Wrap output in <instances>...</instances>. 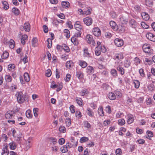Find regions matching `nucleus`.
<instances>
[{
	"mask_svg": "<svg viewBox=\"0 0 155 155\" xmlns=\"http://www.w3.org/2000/svg\"><path fill=\"white\" fill-rule=\"evenodd\" d=\"M89 139L88 137H83L80 138V142L81 143H83L88 141Z\"/></svg>",
	"mask_w": 155,
	"mask_h": 155,
	"instance_id": "53",
	"label": "nucleus"
},
{
	"mask_svg": "<svg viewBox=\"0 0 155 155\" xmlns=\"http://www.w3.org/2000/svg\"><path fill=\"white\" fill-rule=\"evenodd\" d=\"M64 35L66 36L67 38H69L70 36V31L67 29H64Z\"/></svg>",
	"mask_w": 155,
	"mask_h": 155,
	"instance_id": "47",
	"label": "nucleus"
},
{
	"mask_svg": "<svg viewBox=\"0 0 155 155\" xmlns=\"http://www.w3.org/2000/svg\"><path fill=\"white\" fill-rule=\"evenodd\" d=\"M134 84L135 88H138L139 87L140 83V82L138 80H134Z\"/></svg>",
	"mask_w": 155,
	"mask_h": 155,
	"instance_id": "56",
	"label": "nucleus"
},
{
	"mask_svg": "<svg viewBox=\"0 0 155 155\" xmlns=\"http://www.w3.org/2000/svg\"><path fill=\"white\" fill-rule=\"evenodd\" d=\"M61 5L63 8H68L70 6V3L67 1H62L61 3Z\"/></svg>",
	"mask_w": 155,
	"mask_h": 155,
	"instance_id": "30",
	"label": "nucleus"
},
{
	"mask_svg": "<svg viewBox=\"0 0 155 155\" xmlns=\"http://www.w3.org/2000/svg\"><path fill=\"white\" fill-rule=\"evenodd\" d=\"M134 118L133 115L130 114H127V122L128 124H130L133 122L134 121Z\"/></svg>",
	"mask_w": 155,
	"mask_h": 155,
	"instance_id": "19",
	"label": "nucleus"
},
{
	"mask_svg": "<svg viewBox=\"0 0 155 155\" xmlns=\"http://www.w3.org/2000/svg\"><path fill=\"white\" fill-rule=\"evenodd\" d=\"M123 63L122 61H117L115 62V64L117 66V70L120 72V74L122 75H124L125 73L124 69L121 67Z\"/></svg>",
	"mask_w": 155,
	"mask_h": 155,
	"instance_id": "2",
	"label": "nucleus"
},
{
	"mask_svg": "<svg viewBox=\"0 0 155 155\" xmlns=\"http://www.w3.org/2000/svg\"><path fill=\"white\" fill-rule=\"evenodd\" d=\"M5 79L7 82L9 83L12 82V78L10 74H7L5 76Z\"/></svg>",
	"mask_w": 155,
	"mask_h": 155,
	"instance_id": "35",
	"label": "nucleus"
},
{
	"mask_svg": "<svg viewBox=\"0 0 155 155\" xmlns=\"http://www.w3.org/2000/svg\"><path fill=\"white\" fill-rule=\"evenodd\" d=\"M2 3L4 9L5 10H8L9 8V5L8 2L5 1H3L2 2Z\"/></svg>",
	"mask_w": 155,
	"mask_h": 155,
	"instance_id": "32",
	"label": "nucleus"
},
{
	"mask_svg": "<svg viewBox=\"0 0 155 155\" xmlns=\"http://www.w3.org/2000/svg\"><path fill=\"white\" fill-rule=\"evenodd\" d=\"M9 56L8 52L7 51H4L1 56L2 58L3 59H5L8 58Z\"/></svg>",
	"mask_w": 155,
	"mask_h": 155,
	"instance_id": "38",
	"label": "nucleus"
},
{
	"mask_svg": "<svg viewBox=\"0 0 155 155\" xmlns=\"http://www.w3.org/2000/svg\"><path fill=\"white\" fill-rule=\"evenodd\" d=\"M72 147V144L68 142L66 143L65 145L61 146L60 148V150L62 153H65L68 152V149Z\"/></svg>",
	"mask_w": 155,
	"mask_h": 155,
	"instance_id": "3",
	"label": "nucleus"
},
{
	"mask_svg": "<svg viewBox=\"0 0 155 155\" xmlns=\"http://www.w3.org/2000/svg\"><path fill=\"white\" fill-rule=\"evenodd\" d=\"M127 130L125 127H121L120 128L119 130V134L120 136H123L124 135L123 132H125Z\"/></svg>",
	"mask_w": 155,
	"mask_h": 155,
	"instance_id": "41",
	"label": "nucleus"
},
{
	"mask_svg": "<svg viewBox=\"0 0 155 155\" xmlns=\"http://www.w3.org/2000/svg\"><path fill=\"white\" fill-rule=\"evenodd\" d=\"M79 64L82 68H84L87 66V64L86 61H84L79 60Z\"/></svg>",
	"mask_w": 155,
	"mask_h": 155,
	"instance_id": "26",
	"label": "nucleus"
},
{
	"mask_svg": "<svg viewBox=\"0 0 155 155\" xmlns=\"http://www.w3.org/2000/svg\"><path fill=\"white\" fill-rule=\"evenodd\" d=\"M110 25L112 29L115 30H117L118 29L116 23L114 21H110Z\"/></svg>",
	"mask_w": 155,
	"mask_h": 155,
	"instance_id": "21",
	"label": "nucleus"
},
{
	"mask_svg": "<svg viewBox=\"0 0 155 155\" xmlns=\"http://www.w3.org/2000/svg\"><path fill=\"white\" fill-rule=\"evenodd\" d=\"M28 57L26 55H25L23 58H21L20 60V62L23 61V63L24 64H25L26 63L28 62Z\"/></svg>",
	"mask_w": 155,
	"mask_h": 155,
	"instance_id": "60",
	"label": "nucleus"
},
{
	"mask_svg": "<svg viewBox=\"0 0 155 155\" xmlns=\"http://www.w3.org/2000/svg\"><path fill=\"white\" fill-rule=\"evenodd\" d=\"M116 94V96L117 97L121 98L122 96V94L121 92L120 91H114Z\"/></svg>",
	"mask_w": 155,
	"mask_h": 155,
	"instance_id": "63",
	"label": "nucleus"
},
{
	"mask_svg": "<svg viewBox=\"0 0 155 155\" xmlns=\"http://www.w3.org/2000/svg\"><path fill=\"white\" fill-rule=\"evenodd\" d=\"M38 39L36 38H33L32 40V46L35 47L37 46Z\"/></svg>",
	"mask_w": 155,
	"mask_h": 155,
	"instance_id": "51",
	"label": "nucleus"
},
{
	"mask_svg": "<svg viewBox=\"0 0 155 155\" xmlns=\"http://www.w3.org/2000/svg\"><path fill=\"white\" fill-rule=\"evenodd\" d=\"M9 47L10 48H13L15 47V42L13 40H10L9 42Z\"/></svg>",
	"mask_w": 155,
	"mask_h": 155,
	"instance_id": "49",
	"label": "nucleus"
},
{
	"mask_svg": "<svg viewBox=\"0 0 155 155\" xmlns=\"http://www.w3.org/2000/svg\"><path fill=\"white\" fill-rule=\"evenodd\" d=\"M26 116L28 118H31L32 117V115L30 110H28L26 112Z\"/></svg>",
	"mask_w": 155,
	"mask_h": 155,
	"instance_id": "48",
	"label": "nucleus"
},
{
	"mask_svg": "<svg viewBox=\"0 0 155 155\" xmlns=\"http://www.w3.org/2000/svg\"><path fill=\"white\" fill-rule=\"evenodd\" d=\"M93 68L90 66L87 67L86 68V72L88 74H91L94 71Z\"/></svg>",
	"mask_w": 155,
	"mask_h": 155,
	"instance_id": "16",
	"label": "nucleus"
},
{
	"mask_svg": "<svg viewBox=\"0 0 155 155\" xmlns=\"http://www.w3.org/2000/svg\"><path fill=\"white\" fill-rule=\"evenodd\" d=\"M83 22L86 25L89 26L92 24L93 20L91 17H87L84 18Z\"/></svg>",
	"mask_w": 155,
	"mask_h": 155,
	"instance_id": "7",
	"label": "nucleus"
},
{
	"mask_svg": "<svg viewBox=\"0 0 155 155\" xmlns=\"http://www.w3.org/2000/svg\"><path fill=\"white\" fill-rule=\"evenodd\" d=\"M130 65V60L128 59L125 60L124 62V66L125 68H128Z\"/></svg>",
	"mask_w": 155,
	"mask_h": 155,
	"instance_id": "46",
	"label": "nucleus"
},
{
	"mask_svg": "<svg viewBox=\"0 0 155 155\" xmlns=\"http://www.w3.org/2000/svg\"><path fill=\"white\" fill-rule=\"evenodd\" d=\"M74 65V64L71 60L68 61L66 63V67L70 69Z\"/></svg>",
	"mask_w": 155,
	"mask_h": 155,
	"instance_id": "31",
	"label": "nucleus"
},
{
	"mask_svg": "<svg viewBox=\"0 0 155 155\" xmlns=\"http://www.w3.org/2000/svg\"><path fill=\"white\" fill-rule=\"evenodd\" d=\"M146 133L147 135L146 136V138L151 140V138L153 137V132L150 130H147Z\"/></svg>",
	"mask_w": 155,
	"mask_h": 155,
	"instance_id": "37",
	"label": "nucleus"
},
{
	"mask_svg": "<svg viewBox=\"0 0 155 155\" xmlns=\"http://www.w3.org/2000/svg\"><path fill=\"white\" fill-rule=\"evenodd\" d=\"M116 155H121L122 154V150L120 148L117 149L115 151Z\"/></svg>",
	"mask_w": 155,
	"mask_h": 155,
	"instance_id": "64",
	"label": "nucleus"
},
{
	"mask_svg": "<svg viewBox=\"0 0 155 155\" xmlns=\"http://www.w3.org/2000/svg\"><path fill=\"white\" fill-rule=\"evenodd\" d=\"M51 150L53 152L56 153L59 150V147L58 146H55L52 147Z\"/></svg>",
	"mask_w": 155,
	"mask_h": 155,
	"instance_id": "61",
	"label": "nucleus"
},
{
	"mask_svg": "<svg viewBox=\"0 0 155 155\" xmlns=\"http://www.w3.org/2000/svg\"><path fill=\"white\" fill-rule=\"evenodd\" d=\"M146 103L147 105L151 107L154 104L153 101L150 98H148L146 101Z\"/></svg>",
	"mask_w": 155,
	"mask_h": 155,
	"instance_id": "25",
	"label": "nucleus"
},
{
	"mask_svg": "<svg viewBox=\"0 0 155 155\" xmlns=\"http://www.w3.org/2000/svg\"><path fill=\"white\" fill-rule=\"evenodd\" d=\"M24 29L26 31H29L30 30V25L28 22H25L24 24Z\"/></svg>",
	"mask_w": 155,
	"mask_h": 155,
	"instance_id": "24",
	"label": "nucleus"
},
{
	"mask_svg": "<svg viewBox=\"0 0 155 155\" xmlns=\"http://www.w3.org/2000/svg\"><path fill=\"white\" fill-rule=\"evenodd\" d=\"M10 148V149L14 150L16 148L17 145L16 143L13 141L11 142L9 144Z\"/></svg>",
	"mask_w": 155,
	"mask_h": 155,
	"instance_id": "39",
	"label": "nucleus"
},
{
	"mask_svg": "<svg viewBox=\"0 0 155 155\" xmlns=\"http://www.w3.org/2000/svg\"><path fill=\"white\" fill-rule=\"evenodd\" d=\"M111 121L110 120L107 119L104 121L103 124L104 126H107L110 123Z\"/></svg>",
	"mask_w": 155,
	"mask_h": 155,
	"instance_id": "62",
	"label": "nucleus"
},
{
	"mask_svg": "<svg viewBox=\"0 0 155 155\" xmlns=\"http://www.w3.org/2000/svg\"><path fill=\"white\" fill-rule=\"evenodd\" d=\"M9 153V151L7 147H5L2 150V155H8Z\"/></svg>",
	"mask_w": 155,
	"mask_h": 155,
	"instance_id": "40",
	"label": "nucleus"
},
{
	"mask_svg": "<svg viewBox=\"0 0 155 155\" xmlns=\"http://www.w3.org/2000/svg\"><path fill=\"white\" fill-rule=\"evenodd\" d=\"M124 116L123 113L119 111L117 112L116 114V117L117 118H119Z\"/></svg>",
	"mask_w": 155,
	"mask_h": 155,
	"instance_id": "50",
	"label": "nucleus"
},
{
	"mask_svg": "<svg viewBox=\"0 0 155 155\" xmlns=\"http://www.w3.org/2000/svg\"><path fill=\"white\" fill-rule=\"evenodd\" d=\"M86 40L87 42L89 44H91L93 46L95 45V42L92 35H87L86 37Z\"/></svg>",
	"mask_w": 155,
	"mask_h": 155,
	"instance_id": "4",
	"label": "nucleus"
},
{
	"mask_svg": "<svg viewBox=\"0 0 155 155\" xmlns=\"http://www.w3.org/2000/svg\"><path fill=\"white\" fill-rule=\"evenodd\" d=\"M59 130L61 132L64 133L66 132V129L65 127L61 126L59 128Z\"/></svg>",
	"mask_w": 155,
	"mask_h": 155,
	"instance_id": "58",
	"label": "nucleus"
},
{
	"mask_svg": "<svg viewBox=\"0 0 155 155\" xmlns=\"http://www.w3.org/2000/svg\"><path fill=\"white\" fill-rule=\"evenodd\" d=\"M153 50L152 49H146V57L152 56L153 54Z\"/></svg>",
	"mask_w": 155,
	"mask_h": 155,
	"instance_id": "29",
	"label": "nucleus"
},
{
	"mask_svg": "<svg viewBox=\"0 0 155 155\" xmlns=\"http://www.w3.org/2000/svg\"><path fill=\"white\" fill-rule=\"evenodd\" d=\"M110 73L114 77H116L117 76V71L114 69H111Z\"/></svg>",
	"mask_w": 155,
	"mask_h": 155,
	"instance_id": "54",
	"label": "nucleus"
},
{
	"mask_svg": "<svg viewBox=\"0 0 155 155\" xmlns=\"http://www.w3.org/2000/svg\"><path fill=\"white\" fill-rule=\"evenodd\" d=\"M87 10L84 11V15H90L92 9L91 8L89 7H87Z\"/></svg>",
	"mask_w": 155,
	"mask_h": 155,
	"instance_id": "33",
	"label": "nucleus"
},
{
	"mask_svg": "<svg viewBox=\"0 0 155 155\" xmlns=\"http://www.w3.org/2000/svg\"><path fill=\"white\" fill-rule=\"evenodd\" d=\"M71 41L75 45H77L79 44V41L77 38L75 36H73L71 38Z\"/></svg>",
	"mask_w": 155,
	"mask_h": 155,
	"instance_id": "18",
	"label": "nucleus"
},
{
	"mask_svg": "<svg viewBox=\"0 0 155 155\" xmlns=\"http://www.w3.org/2000/svg\"><path fill=\"white\" fill-rule=\"evenodd\" d=\"M12 12L14 15L16 16L18 15L20 13V11L19 10L18 8L15 7L12 8Z\"/></svg>",
	"mask_w": 155,
	"mask_h": 155,
	"instance_id": "28",
	"label": "nucleus"
},
{
	"mask_svg": "<svg viewBox=\"0 0 155 155\" xmlns=\"http://www.w3.org/2000/svg\"><path fill=\"white\" fill-rule=\"evenodd\" d=\"M47 46L48 48H50L52 46V40L51 39L48 38L47 40Z\"/></svg>",
	"mask_w": 155,
	"mask_h": 155,
	"instance_id": "52",
	"label": "nucleus"
},
{
	"mask_svg": "<svg viewBox=\"0 0 155 155\" xmlns=\"http://www.w3.org/2000/svg\"><path fill=\"white\" fill-rule=\"evenodd\" d=\"M98 114L101 116H104V112L103 111V107L102 106H100L98 110Z\"/></svg>",
	"mask_w": 155,
	"mask_h": 155,
	"instance_id": "34",
	"label": "nucleus"
},
{
	"mask_svg": "<svg viewBox=\"0 0 155 155\" xmlns=\"http://www.w3.org/2000/svg\"><path fill=\"white\" fill-rule=\"evenodd\" d=\"M71 120L69 117H67L65 120V123L66 126L69 127L71 125Z\"/></svg>",
	"mask_w": 155,
	"mask_h": 155,
	"instance_id": "42",
	"label": "nucleus"
},
{
	"mask_svg": "<svg viewBox=\"0 0 155 155\" xmlns=\"http://www.w3.org/2000/svg\"><path fill=\"white\" fill-rule=\"evenodd\" d=\"M83 124L84 126L87 129H90L91 128V124L87 120L83 122Z\"/></svg>",
	"mask_w": 155,
	"mask_h": 155,
	"instance_id": "44",
	"label": "nucleus"
},
{
	"mask_svg": "<svg viewBox=\"0 0 155 155\" xmlns=\"http://www.w3.org/2000/svg\"><path fill=\"white\" fill-rule=\"evenodd\" d=\"M153 5L152 0H146V5L151 7Z\"/></svg>",
	"mask_w": 155,
	"mask_h": 155,
	"instance_id": "55",
	"label": "nucleus"
},
{
	"mask_svg": "<svg viewBox=\"0 0 155 155\" xmlns=\"http://www.w3.org/2000/svg\"><path fill=\"white\" fill-rule=\"evenodd\" d=\"M146 37L149 40L155 42V35L150 32L147 33L146 34Z\"/></svg>",
	"mask_w": 155,
	"mask_h": 155,
	"instance_id": "9",
	"label": "nucleus"
},
{
	"mask_svg": "<svg viewBox=\"0 0 155 155\" xmlns=\"http://www.w3.org/2000/svg\"><path fill=\"white\" fill-rule=\"evenodd\" d=\"M71 75L70 74H67L65 78V81L66 82H68L71 80Z\"/></svg>",
	"mask_w": 155,
	"mask_h": 155,
	"instance_id": "57",
	"label": "nucleus"
},
{
	"mask_svg": "<svg viewBox=\"0 0 155 155\" xmlns=\"http://www.w3.org/2000/svg\"><path fill=\"white\" fill-rule=\"evenodd\" d=\"M63 46V49H64L67 52H69L70 51L69 48L67 45L65 44H64Z\"/></svg>",
	"mask_w": 155,
	"mask_h": 155,
	"instance_id": "59",
	"label": "nucleus"
},
{
	"mask_svg": "<svg viewBox=\"0 0 155 155\" xmlns=\"http://www.w3.org/2000/svg\"><path fill=\"white\" fill-rule=\"evenodd\" d=\"M76 75L80 82L83 81L84 77V74L82 71H78L76 72Z\"/></svg>",
	"mask_w": 155,
	"mask_h": 155,
	"instance_id": "8",
	"label": "nucleus"
},
{
	"mask_svg": "<svg viewBox=\"0 0 155 155\" xmlns=\"http://www.w3.org/2000/svg\"><path fill=\"white\" fill-rule=\"evenodd\" d=\"M24 79L25 81L28 82L30 80V77L29 74L27 72L24 73L23 75Z\"/></svg>",
	"mask_w": 155,
	"mask_h": 155,
	"instance_id": "22",
	"label": "nucleus"
},
{
	"mask_svg": "<svg viewBox=\"0 0 155 155\" xmlns=\"http://www.w3.org/2000/svg\"><path fill=\"white\" fill-rule=\"evenodd\" d=\"M28 37L26 35H22L21 38V43L23 45H25L26 41L28 40Z\"/></svg>",
	"mask_w": 155,
	"mask_h": 155,
	"instance_id": "17",
	"label": "nucleus"
},
{
	"mask_svg": "<svg viewBox=\"0 0 155 155\" xmlns=\"http://www.w3.org/2000/svg\"><path fill=\"white\" fill-rule=\"evenodd\" d=\"M8 68L10 71L13 72L15 70V66L13 64H8Z\"/></svg>",
	"mask_w": 155,
	"mask_h": 155,
	"instance_id": "27",
	"label": "nucleus"
},
{
	"mask_svg": "<svg viewBox=\"0 0 155 155\" xmlns=\"http://www.w3.org/2000/svg\"><path fill=\"white\" fill-rule=\"evenodd\" d=\"M114 43L116 46L119 47L122 46L124 44L123 40L119 38H116L114 40Z\"/></svg>",
	"mask_w": 155,
	"mask_h": 155,
	"instance_id": "6",
	"label": "nucleus"
},
{
	"mask_svg": "<svg viewBox=\"0 0 155 155\" xmlns=\"http://www.w3.org/2000/svg\"><path fill=\"white\" fill-rule=\"evenodd\" d=\"M15 96L19 103H23L26 101V95L25 94H23L22 91L17 92L15 94Z\"/></svg>",
	"mask_w": 155,
	"mask_h": 155,
	"instance_id": "1",
	"label": "nucleus"
},
{
	"mask_svg": "<svg viewBox=\"0 0 155 155\" xmlns=\"http://www.w3.org/2000/svg\"><path fill=\"white\" fill-rule=\"evenodd\" d=\"M92 31L94 35L96 36H99L101 35L100 29L98 27L94 28Z\"/></svg>",
	"mask_w": 155,
	"mask_h": 155,
	"instance_id": "10",
	"label": "nucleus"
},
{
	"mask_svg": "<svg viewBox=\"0 0 155 155\" xmlns=\"http://www.w3.org/2000/svg\"><path fill=\"white\" fill-rule=\"evenodd\" d=\"M86 112L89 117H94V113L90 108H88L86 110Z\"/></svg>",
	"mask_w": 155,
	"mask_h": 155,
	"instance_id": "23",
	"label": "nucleus"
},
{
	"mask_svg": "<svg viewBox=\"0 0 155 155\" xmlns=\"http://www.w3.org/2000/svg\"><path fill=\"white\" fill-rule=\"evenodd\" d=\"M83 56L84 57L89 58L91 57V54L88 51V49L87 47H85L83 49Z\"/></svg>",
	"mask_w": 155,
	"mask_h": 155,
	"instance_id": "14",
	"label": "nucleus"
},
{
	"mask_svg": "<svg viewBox=\"0 0 155 155\" xmlns=\"http://www.w3.org/2000/svg\"><path fill=\"white\" fill-rule=\"evenodd\" d=\"M124 58V54L121 52H118L116 53L114 56V59L115 60L119 61H120Z\"/></svg>",
	"mask_w": 155,
	"mask_h": 155,
	"instance_id": "5",
	"label": "nucleus"
},
{
	"mask_svg": "<svg viewBox=\"0 0 155 155\" xmlns=\"http://www.w3.org/2000/svg\"><path fill=\"white\" fill-rule=\"evenodd\" d=\"M75 29L78 31H81L83 29V26L79 21H76L74 25Z\"/></svg>",
	"mask_w": 155,
	"mask_h": 155,
	"instance_id": "11",
	"label": "nucleus"
},
{
	"mask_svg": "<svg viewBox=\"0 0 155 155\" xmlns=\"http://www.w3.org/2000/svg\"><path fill=\"white\" fill-rule=\"evenodd\" d=\"M75 100L80 106H82L83 105V102L81 98L77 97L75 98Z\"/></svg>",
	"mask_w": 155,
	"mask_h": 155,
	"instance_id": "36",
	"label": "nucleus"
},
{
	"mask_svg": "<svg viewBox=\"0 0 155 155\" xmlns=\"http://www.w3.org/2000/svg\"><path fill=\"white\" fill-rule=\"evenodd\" d=\"M120 21L123 24H126L128 22V20L124 16L121 17L120 19Z\"/></svg>",
	"mask_w": 155,
	"mask_h": 155,
	"instance_id": "45",
	"label": "nucleus"
},
{
	"mask_svg": "<svg viewBox=\"0 0 155 155\" xmlns=\"http://www.w3.org/2000/svg\"><path fill=\"white\" fill-rule=\"evenodd\" d=\"M32 138L29 137L27 140L26 143V149L27 150L29 149L31 147L32 144Z\"/></svg>",
	"mask_w": 155,
	"mask_h": 155,
	"instance_id": "13",
	"label": "nucleus"
},
{
	"mask_svg": "<svg viewBox=\"0 0 155 155\" xmlns=\"http://www.w3.org/2000/svg\"><path fill=\"white\" fill-rule=\"evenodd\" d=\"M107 97L108 98L111 100H114L116 98V95L112 92H109L107 95Z\"/></svg>",
	"mask_w": 155,
	"mask_h": 155,
	"instance_id": "15",
	"label": "nucleus"
},
{
	"mask_svg": "<svg viewBox=\"0 0 155 155\" xmlns=\"http://www.w3.org/2000/svg\"><path fill=\"white\" fill-rule=\"evenodd\" d=\"M104 49L102 50V48H96L95 50V55L97 56H99L101 53V50H102L101 51L104 53L106 51V49L105 48V47H103Z\"/></svg>",
	"mask_w": 155,
	"mask_h": 155,
	"instance_id": "12",
	"label": "nucleus"
},
{
	"mask_svg": "<svg viewBox=\"0 0 155 155\" xmlns=\"http://www.w3.org/2000/svg\"><path fill=\"white\" fill-rule=\"evenodd\" d=\"M13 116V114L12 111H8L5 114V117L7 119H11Z\"/></svg>",
	"mask_w": 155,
	"mask_h": 155,
	"instance_id": "20",
	"label": "nucleus"
},
{
	"mask_svg": "<svg viewBox=\"0 0 155 155\" xmlns=\"http://www.w3.org/2000/svg\"><path fill=\"white\" fill-rule=\"evenodd\" d=\"M125 121L124 119L122 118L118 120L117 123L119 125L122 126L125 124Z\"/></svg>",
	"mask_w": 155,
	"mask_h": 155,
	"instance_id": "43",
	"label": "nucleus"
}]
</instances>
